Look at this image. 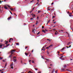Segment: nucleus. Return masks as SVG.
I'll list each match as a JSON object with an SVG mask.
<instances>
[{
	"label": "nucleus",
	"instance_id": "39",
	"mask_svg": "<svg viewBox=\"0 0 73 73\" xmlns=\"http://www.w3.org/2000/svg\"><path fill=\"white\" fill-rule=\"evenodd\" d=\"M47 53L48 54L49 53V52L48 51H47Z\"/></svg>",
	"mask_w": 73,
	"mask_h": 73
},
{
	"label": "nucleus",
	"instance_id": "49",
	"mask_svg": "<svg viewBox=\"0 0 73 73\" xmlns=\"http://www.w3.org/2000/svg\"><path fill=\"white\" fill-rule=\"evenodd\" d=\"M10 12L11 13V15H12V13H11V12L10 11Z\"/></svg>",
	"mask_w": 73,
	"mask_h": 73
},
{
	"label": "nucleus",
	"instance_id": "61",
	"mask_svg": "<svg viewBox=\"0 0 73 73\" xmlns=\"http://www.w3.org/2000/svg\"><path fill=\"white\" fill-rule=\"evenodd\" d=\"M59 32H61V30H59Z\"/></svg>",
	"mask_w": 73,
	"mask_h": 73
},
{
	"label": "nucleus",
	"instance_id": "30",
	"mask_svg": "<svg viewBox=\"0 0 73 73\" xmlns=\"http://www.w3.org/2000/svg\"><path fill=\"white\" fill-rule=\"evenodd\" d=\"M49 46H48V47H47L46 48V49H49Z\"/></svg>",
	"mask_w": 73,
	"mask_h": 73
},
{
	"label": "nucleus",
	"instance_id": "4",
	"mask_svg": "<svg viewBox=\"0 0 73 73\" xmlns=\"http://www.w3.org/2000/svg\"><path fill=\"white\" fill-rule=\"evenodd\" d=\"M15 52V50H11V53H12V52Z\"/></svg>",
	"mask_w": 73,
	"mask_h": 73
},
{
	"label": "nucleus",
	"instance_id": "9",
	"mask_svg": "<svg viewBox=\"0 0 73 73\" xmlns=\"http://www.w3.org/2000/svg\"><path fill=\"white\" fill-rule=\"evenodd\" d=\"M11 17H9L7 19V20H11Z\"/></svg>",
	"mask_w": 73,
	"mask_h": 73
},
{
	"label": "nucleus",
	"instance_id": "34",
	"mask_svg": "<svg viewBox=\"0 0 73 73\" xmlns=\"http://www.w3.org/2000/svg\"><path fill=\"white\" fill-rule=\"evenodd\" d=\"M61 60H65V58H63V59H61Z\"/></svg>",
	"mask_w": 73,
	"mask_h": 73
},
{
	"label": "nucleus",
	"instance_id": "33",
	"mask_svg": "<svg viewBox=\"0 0 73 73\" xmlns=\"http://www.w3.org/2000/svg\"><path fill=\"white\" fill-rule=\"evenodd\" d=\"M7 6H8V7H9V8H10V7H11V6H10L9 5H7Z\"/></svg>",
	"mask_w": 73,
	"mask_h": 73
},
{
	"label": "nucleus",
	"instance_id": "60",
	"mask_svg": "<svg viewBox=\"0 0 73 73\" xmlns=\"http://www.w3.org/2000/svg\"><path fill=\"white\" fill-rule=\"evenodd\" d=\"M64 32V31L63 30H61V32Z\"/></svg>",
	"mask_w": 73,
	"mask_h": 73
},
{
	"label": "nucleus",
	"instance_id": "55",
	"mask_svg": "<svg viewBox=\"0 0 73 73\" xmlns=\"http://www.w3.org/2000/svg\"><path fill=\"white\" fill-rule=\"evenodd\" d=\"M52 30H53V31H54V30H56V29H53Z\"/></svg>",
	"mask_w": 73,
	"mask_h": 73
},
{
	"label": "nucleus",
	"instance_id": "11",
	"mask_svg": "<svg viewBox=\"0 0 73 73\" xmlns=\"http://www.w3.org/2000/svg\"><path fill=\"white\" fill-rule=\"evenodd\" d=\"M9 9L11 10V11H14V9L13 8H10Z\"/></svg>",
	"mask_w": 73,
	"mask_h": 73
},
{
	"label": "nucleus",
	"instance_id": "3",
	"mask_svg": "<svg viewBox=\"0 0 73 73\" xmlns=\"http://www.w3.org/2000/svg\"><path fill=\"white\" fill-rule=\"evenodd\" d=\"M3 8H4L5 9H8V8H7V7L4 5V6L3 7Z\"/></svg>",
	"mask_w": 73,
	"mask_h": 73
},
{
	"label": "nucleus",
	"instance_id": "13",
	"mask_svg": "<svg viewBox=\"0 0 73 73\" xmlns=\"http://www.w3.org/2000/svg\"><path fill=\"white\" fill-rule=\"evenodd\" d=\"M45 60H47V61H49V59L46 58Z\"/></svg>",
	"mask_w": 73,
	"mask_h": 73
},
{
	"label": "nucleus",
	"instance_id": "22",
	"mask_svg": "<svg viewBox=\"0 0 73 73\" xmlns=\"http://www.w3.org/2000/svg\"><path fill=\"white\" fill-rule=\"evenodd\" d=\"M40 12H41V11H40V10H38V13H40Z\"/></svg>",
	"mask_w": 73,
	"mask_h": 73
},
{
	"label": "nucleus",
	"instance_id": "48",
	"mask_svg": "<svg viewBox=\"0 0 73 73\" xmlns=\"http://www.w3.org/2000/svg\"><path fill=\"white\" fill-rule=\"evenodd\" d=\"M31 60H29V62H31Z\"/></svg>",
	"mask_w": 73,
	"mask_h": 73
},
{
	"label": "nucleus",
	"instance_id": "17",
	"mask_svg": "<svg viewBox=\"0 0 73 73\" xmlns=\"http://www.w3.org/2000/svg\"><path fill=\"white\" fill-rule=\"evenodd\" d=\"M33 18H30V19L31 20V21H33Z\"/></svg>",
	"mask_w": 73,
	"mask_h": 73
},
{
	"label": "nucleus",
	"instance_id": "63",
	"mask_svg": "<svg viewBox=\"0 0 73 73\" xmlns=\"http://www.w3.org/2000/svg\"><path fill=\"white\" fill-rule=\"evenodd\" d=\"M11 38H10L9 39V40H10V41H11Z\"/></svg>",
	"mask_w": 73,
	"mask_h": 73
},
{
	"label": "nucleus",
	"instance_id": "47",
	"mask_svg": "<svg viewBox=\"0 0 73 73\" xmlns=\"http://www.w3.org/2000/svg\"><path fill=\"white\" fill-rule=\"evenodd\" d=\"M69 44H70V43L69 42L67 44V45H69Z\"/></svg>",
	"mask_w": 73,
	"mask_h": 73
},
{
	"label": "nucleus",
	"instance_id": "38",
	"mask_svg": "<svg viewBox=\"0 0 73 73\" xmlns=\"http://www.w3.org/2000/svg\"><path fill=\"white\" fill-rule=\"evenodd\" d=\"M27 48H28V46H26V47H25V49H27Z\"/></svg>",
	"mask_w": 73,
	"mask_h": 73
},
{
	"label": "nucleus",
	"instance_id": "8",
	"mask_svg": "<svg viewBox=\"0 0 73 73\" xmlns=\"http://www.w3.org/2000/svg\"><path fill=\"white\" fill-rule=\"evenodd\" d=\"M62 58H64V57L63 56H62L61 57H60V59H62Z\"/></svg>",
	"mask_w": 73,
	"mask_h": 73
},
{
	"label": "nucleus",
	"instance_id": "16",
	"mask_svg": "<svg viewBox=\"0 0 73 73\" xmlns=\"http://www.w3.org/2000/svg\"><path fill=\"white\" fill-rule=\"evenodd\" d=\"M25 54H26V56H28L29 54H28L27 53L25 52Z\"/></svg>",
	"mask_w": 73,
	"mask_h": 73
},
{
	"label": "nucleus",
	"instance_id": "62",
	"mask_svg": "<svg viewBox=\"0 0 73 73\" xmlns=\"http://www.w3.org/2000/svg\"><path fill=\"white\" fill-rule=\"evenodd\" d=\"M57 70L56 71H55V72H56V73H57Z\"/></svg>",
	"mask_w": 73,
	"mask_h": 73
},
{
	"label": "nucleus",
	"instance_id": "19",
	"mask_svg": "<svg viewBox=\"0 0 73 73\" xmlns=\"http://www.w3.org/2000/svg\"><path fill=\"white\" fill-rule=\"evenodd\" d=\"M6 41V42L5 43V44H8V41Z\"/></svg>",
	"mask_w": 73,
	"mask_h": 73
},
{
	"label": "nucleus",
	"instance_id": "10",
	"mask_svg": "<svg viewBox=\"0 0 73 73\" xmlns=\"http://www.w3.org/2000/svg\"><path fill=\"white\" fill-rule=\"evenodd\" d=\"M42 32H44V33H46V32L44 30H42Z\"/></svg>",
	"mask_w": 73,
	"mask_h": 73
},
{
	"label": "nucleus",
	"instance_id": "29",
	"mask_svg": "<svg viewBox=\"0 0 73 73\" xmlns=\"http://www.w3.org/2000/svg\"><path fill=\"white\" fill-rule=\"evenodd\" d=\"M64 49H65V48H63L61 50H63Z\"/></svg>",
	"mask_w": 73,
	"mask_h": 73
},
{
	"label": "nucleus",
	"instance_id": "57",
	"mask_svg": "<svg viewBox=\"0 0 73 73\" xmlns=\"http://www.w3.org/2000/svg\"><path fill=\"white\" fill-rule=\"evenodd\" d=\"M41 58H43V56H42Z\"/></svg>",
	"mask_w": 73,
	"mask_h": 73
},
{
	"label": "nucleus",
	"instance_id": "36",
	"mask_svg": "<svg viewBox=\"0 0 73 73\" xmlns=\"http://www.w3.org/2000/svg\"><path fill=\"white\" fill-rule=\"evenodd\" d=\"M56 22H53V23H54V24H56Z\"/></svg>",
	"mask_w": 73,
	"mask_h": 73
},
{
	"label": "nucleus",
	"instance_id": "46",
	"mask_svg": "<svg viewBox=\"0 0 73 73\" xmlns=\"http://www.w3.org/2000/svg\"><path fill=\"white\" fill-rule=\"evenodd\" d=\"M11 38V40H12V41H13V38Z\"/></svg>",
	"mask_w": 73,
	"mask_h": 73
},
{
	"label": "nucleus",
	"instance_id": "43",
	"mask_svg": "<svg viewBox=\"0 0 73 73\" xmlns=\"http://www.w3.org/2000/svg\"><path fill=\"white\" fill-rule=\"evenodd\" d=\"M32 63H34V61L33 60H32Z\"/></svg>",
	"mask_w": 73,
	"mask_h": 73
},
{
	"label": "nucleus",
	"instance_id": "7",
	"mask_svg": "<svg viewBox=\"0 0 73 73\" xmlns=\"http://www.w3.org/2000/svg\"><path fill=\"white\" fill-rule=\"evenodd\" d=\"M66 48H70V47H71V45H70L69 46V47H68V46H66Z\"/></svg>",
	"mask_w": 73,
	"mask_h": 73
},
{
	"label": "nucleus",
	"instance_id": "21",
	"mask_svg": "<svg viewBox=\"0 0 73 73\" xmlns=\"http://www.w3.org/2000/svg\"><path fill=\"white\" fill-rule=\"evenodd\" d=\"M2 45H0V48H2Z\"/></svg>",
	"mask_w": 73,
	"mask_h": 73
},
{
	"label": "nucleus",
	"instance_id": "6",
	"mask_svg": "<svg viewBox=\"0 0 73 73\" xmlns=\"http://www.w3.org/2000/svg\"><path fill=\"white\" fill-rule=\"evenodd\" d=\"M10 45V44H7L6 46H5V47H8V46Z\"/></svg>",
	"mask_w": 73,
	"mask_h": 73
},
{
	"label": "nucleus",
	"instance_id": "52",
	"mask_svg": "<svg viewBox=\"0 0 73 73\" xmlns=\"http://www.w3.org/2000/svg\"><path fill=\"white\" fill-rule=\"evenodd\" d=\"M52 73H53V70L52 71Z\"/></svg>",
	"mask_w": 73,
	"mask_h": 73
},
{
	"label": "nucleus",
	"instance_id": "31",
	"mask_svg": "<svg viewBox=\"0 0 73 73\" xmlns=\"http://www.w3.org/2000/svg\"><path fill=\"white\" fill-rule=\"evenodd\" d=\"M47 10H48V11H50V10H51V9H47Z\"/></svg>",
	"mask_w": 73,
	"mask_h": 73
},
{
	"label": "nucleus",
	"instance_id": "59",
	"mask_svg": "<svg viewBox=\"0 0 73 73\" xmlns=\"http://www.w3.org/2000/svg\"><path fill=\"white\" fill-rule=\"evenodd\" d=\"M0 3H1V1H0Z\"/></svg>",
	"mask_w": 73,
	"mask_h": 73
},
{
	"label": "nucleus",
	"instance_id": "42",
	"mask_svg": "<svg viewBox=\"0 0 73 73\" xmlns=\"http://www.w3.org/2000/svg\"><path fill=\"white\" fill-rule=\"evenodd\" d=\"M72 13H70L69 14V15H72Z\"/></svg>",
	"mask_w": 73,
	"mask_h": 73
},
{
	"label": "nucleus",
	"instance_id": "26",
	"mask_svg": "<svg viewBox=\"0 0 73 73\" xmlns=\"http://www.w3.org/2000/svg\"><path fill=\"white\" fill-rule=\"evenodd\" d=\"M40 31H39L37 33V35H39V34H40Z\"/></svg>",
	"mask_w": 73,
	"mask_h": 73
},
{
	"label": "nucleus",
	"instance_id": "53",
	"mask_svg": "<svg viewBox=\"0 0 73 73\" xmlns=\"http://www.w3.org/2000/svg\"><path fill=\"white\" fill-rule=\"evenodd\" d=\"M44 28V26H42V29H43V28Z\"/></svg>",
	"mask_w": 73,
	"mask_h": 73
},
{
	"label": "nucleus",
	"instance_id": "51",
	"mask_svg": "<svg viewBox=\"0 0 73 73\" xmlns=\"http://www.w3.org/2000/svg\"><path fill=\"white\" fill-rule=\"evenodd\" d=\"M3 62H5V60H3Z\"/></svg>",
	"mask_w": 73,
	"mask_h": 73
},
{
	"label": "nucleus",
	"instance_id": "15",
	"mask_svg": "<svg viewBox=\"0 0 73 73\" xmlns=\"http://www.w3.org/2000/svg\"><path fill=\"white\" fill-rule=\"evenodd\" d=\"M13 61L14 62H16V59H14Z\"/></svg>",
	"mask_w": 73,
	"mask_h": 73
},
{
	"label": "nucleus",
	"instance_id": "40",
	"mask_svg": "<svg viewBox=\"0 0 73 73\" xmlns=\"http://www.w3.org/2000/svg\"><path fill=\"white\" fill-rule=\"evenodd\" d=\"M54 17H55V16H53L52 17V19H53V18H54Z\"/></svg>",
	"mask_w": 73,
	"mask_h": 73
},
{
	"label": "nucleus",
	"instance_id": "23",
	"mask_svg": "<svg viewBox=\"0 0 73 73\" xmlns=\"http://www.w3.org/2000/svg\"><path fill=\"white\" fill-rule=\"evenodd\" d=\"M36 25H37L38 24V21H36Z\"/></svg>",
	"mask_w": 73,
	"mask_h": 73
},
{
	"label": "nucleus",
	"instance_id": "58",
	"mask_svg": "<svg viewBox=\"0 0 73 73\" xmlns=\"http://www.w3.org/2000/svg\"><path fill=\"white\" fill-rule=\"evenodd\" d=\"M33 1H31L30 2V3H32V2H33Z\"/></svg>",
	"mask_w": 73,
	"mask_h": 73
},
{
	"label": "nucleus",
	"instance_id": "20",
	"mask_svg": "<svg viewBox=\"0 0 73 73\" xmlns=\"http://www.w3.org/2000/svg\"><path fill=\"white\" fill-rule=\"evenodd\" d=\"M32 32H33V33H35V31L34 32V29H33V31H32Z\"/></svg>",
	"mask_w": 73,
	"mask_h": 73
},
{
	"label": "nucleus",
	"instance_id": "54",
	"mask_svg": "<svg viewBox=\"0 0 73 73\" xmlns=\"http://www.w3.org/2000/svg\"><path fill=\"white\" fill-rule=\"evenodd\" d=\"M12 68V69H13V66H12V67H11V68Z\"/></svg>",
	"mask_w": 73,
	"mask_h": 73
},
{
	"label": "nucleus",
	"instance_id": "2",
	"mask_svg": "<svg viewBox=\"0 0 73 73\" xmlns=\"http://www.w3.org/2000/svg\"><path fill=\"white\" fill-rule=\"evenodd\" d=\"M32 16L33 18H35L36 17V15L34 14H32Z\"/></svg>",
	"mask_w": 73,
	"mask_h": 73
},
{
	"label": "nucleus",
	"instance_id": "45",
	"mask_svg": "<svg viewBox=\"0 0 73 73\" xmlns=\"http://www.w3.org/2000/svg\"><path fill=\"white\" fill-rule=\"evenodd\" d=\"M16 58V57L15 56H14L13 58Z\"/></svg>",
	"mask_w": 73,
	"mask_h": 73
},
{
	"label": "nucleus",
	"instance_id": "27",
	"mask_svg": "<svg viewBox=\"0 0 73 73\" xmlns=\"http://www.w3.org/2000/svg\"><path fill=\"white\" fill-rule=\"evenodd\" d=\"M69 16H70V17H71V16H72V14L69 15Z\"/></svg>",
	"mask_w": 73,
	"mask_h": 73
},
{
	"label": "nucleus",
	"instance_id": "41",
	"mask_svg": "<svg viewBox=\"0 0 73 73\" xmlns=\"http://www.w3.org/2000/svg\"><path fill=\"white\" fill-rule=\"evenodd\" d=\"M49 21H48V22L47 23V24H46L47 25L48 23H49Z\"/></svg>",
	"mask_w": 73,
	"mask_h": 73
},
{
	"label": "nucleus",
	"instance_id": "35",
	"mask_svg": "<svg viewBox=\"0 0 73 73\" xmlns=\"http://www.w3.org/2000/svg\"><path fill=\"white\" fill-rule=\"evenodd\" d=\"M35 70H38V69L37 68H35Z\"/></svg>",
	"mask_w": 73,
	"mask_h": 73
},
{
	"label": "nucleus",
	"instance_id": "28",
	"mask_svg": "<svg viewBox=\"0 0 73 73\" xmlns=\"http://www.w3.org/2000/svg\"><path fill=\"white\" fill-rule=\"evenodd\" d=\"M54 8H53L52 9H51V11H53V10H54Z\"/></svg>",
	"mask_w": 73,
	"mask_h": 73
},
{
	"label": "nucleus",
	"instance_id": "37",
	"mask_svg": "<svg viewBox=\"0 0 73 73\" xmlns=\"http://www.w3.org/2000/svg\"><path fill=\"white\" fill-rule=\"evenodd\" d=\"M17 45H19V44L18 43H17Z\"/></svg>",
	"mask_w": 73,
	"mask_h": 73
},
{
	"label": "nucleus",
	"instance_id": "64",
	"mask_svg": "<svg viewBox=\"0 0 73 73\" xmlns=\"http://www.w3.org/2000/svg\"><path fill=\"white\" fill-rule=\"evenodd\" d=\"M51 41V40H49V42H50Z\"/></svg>",
	"mask_w": 73,
	"mask_h": 73
},
{
	"label": "nucleus",
	"instance_id": "44",
	"mask_svg": "<svg viewBox=\"0 0 73 73\" xmlns=\"http://www.w3.org/2000/svg\"><path fill=\"white\" fill-rule=\"evenodd\" d=\"M31 71H29L28 72V73H31Z\"/></svg>",
	"mask_w": 73,
	"mask_h": 73
},
{
	"label": "nucleus",
	"instance_id": "1",
	"mask_svg": "<svg viewBox=\"0 0 73 73\" xmlns=\"http://www.w3.org/2000/svg\"><path fill=\"white\" fill-rule=\"evenodd\" d=\"M13 53H14V52H12V53H11V55H10V56H9V58L10 57L11 59H12V58H11V57H12V54H13Z\"/></svg>",
	"mask_w": 73,
	"mask_h": 73
},
{
	"label": "nucleus",
	"instance_id": "32",
	"mask_svg": "<svg viewBox=\"0 0 73 73\" xmlns=\"http://www.w3.org/2000/svg\"><path fill=\"white\" fill-rule=\"evenodd\" d=\"M34 9H35V7H34L33 8L32 10V11H33V10H34Z\"/></svg>",
	"mask_w": 73,
	"mask_h": 73
},
{
	"label": "nucleus",
	"instance_id": "56",
	"mask_svg": "<svg viewBox=\"0 0 73 73\" xmlns=\"http://www.w3.org/2000/svg\"><path fill=\"white\" fill-rule=\"evenodd\" d=\"M55 35H57V33H56V32L55 33Z\"/></svg>",
	"mask_w": 73,
	"mask_h": 73
},
{
	"label": "nucleus",
	"instance_id": "12",
	"mask_svg": "<svg viewBox=\"0 0 73 73\" xmlns=\"http://www.w3.org/2000/svg\"><path fill=\"white\" fill-rule=\"evenodd\" d=\"M52 46H53V45L51 44L49 46V48H50V47H52Z\"/></svg>",
	"mask_w": 73,
	"mask_h": 73
},
{
	"label": "nucleus",
	"instance_id": "5",
	"mask_svg": "<svg viewBox=\"0 0 73 73\" xmlns=\"http://www.w3.org/2000/svg\"><path fill=\"white\" fill-rule=\"evenodd\" d=\"M13 65V63L12 62V63L10 64V66L11 67H12Z\"/></svg>",
	"mask_w": 73,
	"mask_h": 73
},
{
	"label": "nucleus",
	"instance_id": "14",
	"mask_svg": "<svg viewBox=\"0 0 73 73\" xmlns=\"http://www.w3.org/2000/svg\"><path fill=\"white\" fill-rule=\"evenodd\" d=\"M66 65L65 64L64 65V68H66Z\"/></svg>",
	"mask_w": 73,
	"mask_h": 73
},
{
	"label": "nucleus",
	"instance_id": "50",
	"mask_svg": "<svg viewBox=\"0 0 73 73\" xmlns=\"http://www.w3.org/2000/svg\"><path fill=\"white\" fill-rule=\"evenodd\" d=\"M53 4H54V3H51V4L52 5H53Z\"/></svg>",
	"mask_w": 73,
	"mask_h": 73
},
{
	"label": "nucleus",
	"instance_id": "24",
	"mask_svg": "<svg viewBox=\"0 0 73 73\" xmlns=\"http://www.w3.org/2000/svg\"><path fill=\"white\" fill-rule=\"evenodd\" d=\"M64 69H65L62 68V72H64Z\"/></svg>",
	"mask_w": 73,
	"mask_h": 73
},
{
	"label": "nucleus",
	"instance_id": "25",
	"mask_svg": "<svg viewBox=\"0 0 73 73\" xmlns=\"http://www.w3.org/2000/svg\"><path fill=\"white\" fill-rule=\"evenodd\" d=\"M3 58V57H1V56H0V60H2Z\"/></svg>",
	"mask_w": 73,
	"mask_h": 73
},
{
	"label": "nucleus",
	"instance_id": "18",
	"mask_svg": "<svg viewBox=\"0 0 73 73\" xmlns=\"http://www.w3.org/2000/svg\"><path fill=\"white\" fill-rule=\"evenodd\" d=\"M7 63H5V66L4 67L5 68V67H6V66H7Z\"/></svg>",
	"mask_w": 73,
	"mask_h": 73
}]
</instances>
